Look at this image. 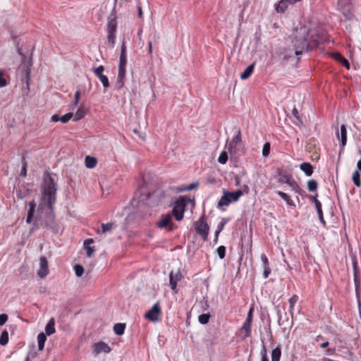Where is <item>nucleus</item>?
Returning <instances> with one entry per match:
<instances>
[{
    "instance_id": "nucleus-26",
    "label": "nucleus",
    "mask_w": 361,
    "mask_h": 361,
    "mask_svg": "<svg viewBox=\"0 0 361 361\" xmlns=\"http://www.w3.org/2000/svg\"><path fill=\"white\" fill-rule=\"evenodd\" d=\"M271 361H280V358L281 356V349L280 345H278L276 348L271 350Z\"/></svg>"
},
{
    "instance_id": "nucleus-40",
    "label": "nucleus",
    "mask_w": 361,
    "mask_h": 361,
    "mask_svg": "<svg viewBox=\"0 0 361 361\" xmlns=\"http://www.w3.org/2000/svg\"><path fill=\"white\" fill-rule=\"evenodd\" d=\"M210 318L209 314H202L198 317V321L202 324H207Z\"/></svg>"
},
{
    "instance_id": "nucleus-10",
    "label": "nucleus",
    "mask_w": 361,
    "mask_h": 361,
    "mask_svg": "<svg viewBox=\"0 0 361 361\" xmlns=\"http://www.w3.org/2000/svg\"><path fill=\"white\" fill-rule=\"evenodd\" d=\"M127 63V61H125L124 63H121V60H119V66H118V73L117 77V80L116 82V86L117 89H121L123 87L124 85L123 80L126 76V66Z\"/></svg>"
},
{
    "instance_id": "nucleus-16",
    "label": "nucleus",
    "mask_w": 361,
    "mask_h": 361,
    "mask_svg": "<svg viewBox=\"0 0 361 361\" xmlns=\"http://www.w3.org/2000/svg\"><path fill=\"white\" fill-rule=\"evenodd\" d=\"M261 260L262 262V267H263V277L264 279L268 278L271 273V268L269 266V262L267 257L265 254L261 255Z\"/></svg>"
},
{
    "instance_id": "nucleus-17",
    "label": "nucleus",
    "mask_w": 361,
    "mask_h": 361,
    "mask_svg": "<svg viewBox=\"0 0 361 361\" xmlns=\"http://www.w3.org/2000/svg\"><path fill=\"white\" fill-rule=\"evenodd\" d=\"M338 139H341V147H344L347 142V130L344 124L341 126L340 133H337Z\"/></svg>"
},
{
    "instance_id": "nucleus-31",
    "label": "nucleus",
    "mask_w": 361,
    "mask_h": 361,
    "mask_svg": "<svg viewBox=\"0 0 361 361\" xmlns=\"http://www.w3.org/2000/svg\"><path fill=\"white\" fill-rule=\"evenodd\" d=\"M86 114V112L84 109L79 108L75 114H73V119L74 121H77L82 118Z\"/></svg>"
},
{
    "instance_id": "nucleus-5",
    "label": "nucleus",
    "mask_w": 361,
    "mask_h": 361,
    "mask_svg": "<svg viewBox=\"0 0 361 361\" xmlns=\"http://www.w3.org/2000/svg\"><path fill=\"white\" fill-rule=\"evenodd\" d=\"M194 226L196 233L202 237L203 241H207L209 231V226L207 223L205 215H202L198 221H195Z\"/></svg>"
},
{
    "instance_id": "nucleus-41",
    "label": "nucleus",
    "mask_w": 361,
    "mask_h": 361,
    "mask_svg": "<svg viewBox=\"0 0 361 361\" xmlns=\"http://www.w3.org/2000/svg\"><path fill=\"white\" fill-rule=\"evenodd\" d=\"M298 296L296 295H293L289 300H288V302L290 303V309H289V312L291 314H293V307L295 305V304L298 302Z\"/></svg>"
},
{
    "instance_id": "nucleus-7",
    "label": "nucleus",
    "mask_w": 361,
    "mask_h": 361,
    "mask_svg": "<svg viewBox=\"0 0 361 361\" xmlns=\"http://www.w3.org/2000/svg\"><path fill=\"white\" fill-rule=\"evenodd\" d=\"M185 206L186 202L183 197H180L174 202L171 215H173L177 221L183 219Z\"/></svg>"
},
{
    "instance_id": "nucleus-49",
    "label": "nucleus",
    "mask_w": 361,
    "mask_h": 361,
    "mask_svg": "<svg viewBox=\"0 0 361 361\" xmlns=\"http://www.w3.org/2000/svg\"><path fill=\"white\" fill-rule=\"evenodd\" d=\"M270 153V143L266 142L262 149V155L264 157H267Z\"/></svg>"
},
{
    "instance_id": "nucleus-39",
    "label": "nucleus",
    "mask_w": 361,
    "mask_h": 361,
    "mask_svg": "<svg viewBox=\"0 0 361 361\" xmlns=\"http://www.w3.org/2000/svg\"><path fill=\"white\" fill-rule=\"evenodd\" d=\"M352 179H353V181L354 184L356 186H357V187L360 186V185H361L360 174V173L357 171H355L353 173Z\"/></svg>"
},
{
    "instance_id": "nucleus-45",
    "label": "nucleus",
    "mask_w": 361,
    "mask_h": 361,
    "mask_svg": "<svg viewBox=\"0 0 361 361\" xmlns=\"http://www.w3.org/2000/svg\"><path fill=\"white\" fill-rule=\"evenodd\" d=\"M228 160V154L226 151L222 152L219 158L218 161L221 164H225Z\"/></svg>"
},
{
    "instance_id": "nucleus-47",
    "label": "nucleus",
    "mask_w": 361,
    "mask_h": 361,
    "mask_svg": "<svg viewBox=\"0 0 361 361\" xmlns=\"http://www.w3.org/2000/svg\"><path fill=\"white\" fill-rule=\"evenodd\" d=\"M74 271L77 276H81L84 272V268L80 264H75L74 266Z\"/></svg>"
},
{
    "instance_id": "nucleus-30",
    "label": "nucleus",
    "mask_w": 361,
    "mask_h": 361,
    "mask_svg": "<svg viewBox=\"0 0 361 361\" xmlns=\"http://www.w3.org/2000/svg\"><path fill=\"white\" fill-rule=\"evenodd\" d=\"M334 58L336 61L341 63L344 66H345L348 69L350 68V63L347 59H345L341 54L336 53L334 54Z\"/></svg>"
},
{
    "instance_id": "nucleus-6",
    "label": "nucleus",
    "mask_w": 361,
    "mask_h": 361,
    "mask_svg": "<svg viewBox=\"0 0 361 361\" xmlns=\"http://www.w3.org/2000/svg\"><path fill=\"white\" fill-rule=\"evenodd\" d=\"M337 8L347 20L353 18V13L351 0H338Z\"/></svg>"
},
{
    "instance_id": "nucleus-32",
    "label": "nucleus",
    "mask_w": 361,
    "mask_h": 361,
    "mask_svg": "<svg viewBox=\"0 0 361 361\" xmlns=\"http://www.w3.org/2000/svg\"><path fill=\"white\" fill-rule=\"evenodd\" d=\"M276 193L283 199L286 201V202L287 203V204L288 206H294V203L293 202V200L290 199V197L285 192H281V191H276Z\"/></svg>"
},
{
    "instance_id": "nucleus-43",
    "label": "nucleus",
    "mask_w": 361,
    "mask_h": 361,
    "mask_svg": "<svg viewBox=\"0 0 361 361\" xmlns=\"http://www.w3.org/2000/svg\"><path fill=\"white\" fill-rule=\"evenodd\" d=\"M115 38H116L115 32H108V35H107L108 43L109 44V45L111 46V48L114 47Z\"/></svg>"
},
{
    "instance_id": "nucleus-48",
    "label": "nucleus",
    "mask_w": 361,
    "mask_h": 361,
    "mask_svg": "<svg viewBox=\"0 0 361 361\" xmlns=\"http://www.w3.org/2000/svg\"><path fill=\"white\" fill-rule=\"evenodd\" d=\"M73 116V113H68L62 116H60V121H61L63 123H66L70 121Z\"/></svg>"
},
{
    "instance_id": "nucleus-60",
    "label": "nucleus",
    "mask_w": 361,
    "mask_h": 361,
    "mask_svg": "<svg viewBox=\"0 0 361 361\" xmlns=\"http://www.w3.org/2000/svg\"><path fill=\"white\" fill-rule=\"evenodd\" d=\"M198 183H190L189 184L187 187H186V190H193L194 188H197L198 186Z\"/></svg>"
},
{
    "instance_id": "nucleus-14",
    "label": "nucleus",
    "mask_w": 361,
    "mask_h": 361,
    "mask_svg": "<svg viewBox=\"0 0 361 361\" xmlns=\"http://www.w3.org/2000/svg\"><path fill=\"white\" fill-rule=\"evenodd\" d=\"M183 275L179 270L176 272L171 271L169 274V283L173 290L177 293L176 286L178 281H180Z\"/></svg>"
},
{
    "instance_id": "nucleus-12",
    "label": "nucleus",
    "mask_w": 361,
    "mask_h": 361,
    "mask_svg": "<svg viewBox=\"0 0 361 361\" xmlns=\"http://www.w3.org/2000/svg\"><path fill=\"white\" fill-rule=\"evenodd\" d=\"M49 274L48 262L47 258L44 256L39 258V268L37 271V275L39 278L43 279Z\"/></svg>"
},
{
    "instance_id": "nucleus-29",
    "label": "nucleus",
    "mask_w": 361,
    "mask_h": 361,
    "mask_svg": "<svg viewBox=\"0 0 361 361\" xmlns=\"http://www.w3.org/2000/svg\"><path fill=\"white\" fill-rule=\"evenodd\" d=\"M125 328L126 324L117 323L114 326V331L116 335L121 336L123 334Z\"/></svg>"
},
{
    "instance_id": "nucleus-13",
    "label": "nucleus",
    "mask_w": 361,
    "mask_h": 361,
    "mask_svg": "<svg viewBox=\"0 0 361 361\" xmlns=\"http://www.w3.org/2000/svg\"><path fill=\"white\" fill-rule=\"evenodd\" d=\"M104 68L103 66H99L97 68H94V73L97 76L101 82L102 83L104 89H107L109 87V82L108 78L103 74ZM106 92V90H104Z\"/></svg>"
},
{
    "instance_id": "nucleus-42",
    "label": "nucleus",
    "mask_w": 361,
    "mask_h": 361,
    "mask_svg": "<svg viewBox=\"0 0 361 361\" xmlns=\"http://www.w3.org/2000/svg\"><path fill=\"white\" fill-rule=\"evenodd\" d=\"M216 252L220 259H224L226 255V247L224 245L218 247L216 250Z\"/></svg>"
},
{
    "instance_id": "nucleus-2",
    "label": "nucleus",
    "mask_w": 361,
    "mask_h": 361,
    "mask_svg": "<svg viewBox=\"0 0 361 361\" xmlns=\"http://www.w3.org/2000/svg\"><path fill=\"white\" fill-rule=\"evenodd\" d=\"M310 29L306 26H300L295 28L290 37L293 49L296 56L302 54L304 51H308L310 48L308 39Z\"/></svg>"
},
{
    "instance_id": "nucleus-52",
    "label": "nucleus",
    "mask_w": 361,
    "mask_h": 361,
    "mask_svg": "<svg viewBox=\"0 0 361 361\" xmlns=\"http://www.w3.org/2000/svg\"><path fill=\"white\" fill-rule=\"evenodd\" d=\"M293 190L295 191V190L298 188V184L296 183V181L293 178L289 183L288 184Z\"/></svg>"
},
{
    "instance_id": "nucleus-50",
    "label": "nucleus",
    "mask_w": 361,
    "mask_h": 361,
    "mask_svg": "<svg viewBox=\"0 0 361 361\" xmlns=\"http://www.w3.org/2000/svg\"><path fill=\"white\" fill-rule=\"evenodd\" d=\"M4 73L0 70V87H5L6 85V80L4 78Z\"/></svg>"
},
{
    "instance_id": "nucleus-37",
    "label": "nucleus",
    "mask_w": 361,
    "mask_h": 361,
    "mask_svg": "<svg viewBox=\"0 0 361 361\" xmlns=\"http://www.w3.org/2000/svg\"><path fill=\"white\" fill-rule=\"evenodd\" d=\"M8 342V334L7 331L4 330L1 332L0 336V344L1 345H5Z\"/></svg>"
},
{
    "instance_id": "nucleus-28",
    "label": "nucleus",
    "mask_w": 361,
    "mask_h": 361,
    "mask_svg": "<svg viewBox=\"0 0 361 361\" xmlns=\"http://www.w3.org/2000/svg\"><path fill=\"white\" fill-rule=\"evenodd\" d=\"M127 48H126V42L123 39L122 42L121 47V55L120 59L121 60V63H124L125 61H127Z\"/></svg>"
},
{
    "instance_id": "nucleus-36",
    "label": "nucleus",
    "mask_w": 361,
    "mask_h": 361,
    "mask_svg": "<svg viewBox=\"0 0 361 361\" xmlns=\"http://www.w3.org/2000/svg\"><path fill=\"white\" fill-rule=\"evenodd\" d=\"M307 189L310 192L316 191L317 189V187H318V183H317V180H315L314 179L309 180L307 181Z\"/></svg>"
},
{
    "instance_id": "nucleus-63",
    "label": "nucleus",
    "mask_w": 361,
    "mask_h": 361,
    "mask_svg": "<svg viewBox=\"0 0 361 361\" xmlns=\"http://www.w3.org/2000/svg\"><path fill=\"white\" fill-rule=\"evenodd\" d=\"M51 121L53 122H58L60 121V116L57 114H54L51 116Z\"/></svg>"
},
{
    "instance_id": "nucleus-11",
    "label": "nucleus",
    "mask_w": 361,
    "mask_h": 361,
    "mask_svg": "<svg viewBox=\"0 0 361 361\" xmlns=\"http://www.w3.org/2000/svg\"><path fill=\"white\" fill-rule=\"evenodd\" d=\"M161 314V308L158 303L154 304L152 307L145 313V318L150 321L155 322L158 320V317Z\"/></svg>"
},
{
    "instance_id": "nucleus-8",
    "label": "nucleus",
    "mask_w": 361,
    "mask_h": 361,
    "mask_svg": "<svg viewBox=\"0 0 361 361\" xmlns=\"http://www.w3.org/2000/svg\"><path fill=\"white\" fill-rule=\"evenodd\" d=\"M157 226L161 229H166L171 231L174 229V225L172 222V215L171 214H163L159 221L157 222Z\"/></svg>"
},
{
    "instance_id": "nucleus-51",
    "label": "nucleus",
    "mask_w": 361,
    "mask_h": 361,
    "mask_svg": "<svg viewBox=\"0 0 361 361\" xmlns=\"http://www.w3.org/2000/svg\"><path fill=\"white\" fill-rule=\"evenodd\" d=\"M293 190L295 191V190L298 188V184L296 183V181L293 178L289 183L288 184Z\"/></svg>"
},
{
    "instance_id": "nucleus-34",
    "label": "nucleus",
    "mask_w": 361,
    "mask_h": 361,
    "mask_svg": "<svg viewBox=\"0 0 361 361\" xmlns=\"http://www.w3.org/2000/svg\"><path fill=\"white\" fill-rule=\"evenodd\" d=\"M276 311L278 318V324L279 326H282L283 325V322L282 321V313L284 312L286 314L285 307H283L282 308H280L279 306H277L276 307Z\"/></svg>"
},
{
    "instance_id": "nucleus-25",
    "label": "nucleus",
    "mask_w": 361,
    "mask_h": 361,
    "mask_svg": "<svg viewBox=\"0 0 361 361\" xmlns=\"http://www.w3.org/2000/svg\"><path fill=\"white\" fill-rule=\"evenodd\" d=\"M251 324L252 323H247V322L245 321V322L243 324L241 331L242 332H244V339L251 336Z\"/></svg>"
},
{
    "instance_id": "nucleus-27",
    "label": "nucleus",
    "mask_w": 361,
    "mask_h": 361,
    "mask_svg": "<svg viewBox=\"0 0 361 361\" xmlns=\"http://www.w3.org/2000/svg\"><path fill=\"white\" fill-rule=\"evenodd\" d=\"M47 340L46 334L43 332L39 333L37 336V342H38V349L39 350H42L44 347V343Z\"/></svg>"
},
{
    "instance_id": "nucleus-19",
    "label": "nucleus",
    "mask_w": 361,
    "mask_h": 361,
    "mask_svg": "<svg viewBox=\"0 0 361 361\" xmlns=\"http://www.w3.org/2000/svg\"><path fill=\"white\" fill-rule=\"evenodd\" d=\"M292 179L293 177L291 174L284 171H279L278 178L279 183L288 184Z\"/></svg>"
},
{
    "instance_id": "nucleus-59",
    "label": "nucleus",
    "mask_w": 361,
    "mask_h": 361,
    "mask_svg": "<svg viewBox=\"0 0 361 361\" xmlns=\"http://www.w3.org/2000/svg\"><path fill=\"white\" fill-rule=\"evenodd\" d=\"M293 122L295 126H300L302 125V121L299 116H297Z\"/></svg>"
},
{
    "instance_id": "nucleus-54",
    "label": "nucleus",
    "mask_w": 361,
    "mask_h": 361,
    "mask_svg": "<svg viewBox=\"0 0 361 361\" xmlns=\"http://www.w3.org/2000/svg\"><path fill=\"white\" fill-rule=\"evenodd\" d=\"M357 262L355 260L353 261V268H354V279L356 288L357 287V270H356Z\"/></svg>"
},
{
    "instance_id": "nucleus-1",
    "label": "nucleus",
    "mask_w": 361,
    "mask_h": 361,
    "mask_svg": "<svg viewBox=\"0 0 361 361\" xmlns=\"http://www.w3.org/2000/svg\"><path fill=\"white\" fill-rule=\"evenodd\" d=\"M56 187L53 178L47 174L44 177L42 185V201L38 207L37 219L46 228L57 232L58 226L55 222V216L53 213V204L56 202Z\"/></svg>"
},
{
    "instance_id": "nucleus-58",
    "label": "nucleus",
    "mask_w": 361,
    "mask_h": 361,
    "mask_svg": "<svg viewBox=\"0 0 361 361\" xmlns=\"http://www.w3.org/2000/svg\"><path fill=\"white\" fill-rule=\"evenodd\" d=\"M26 163L24 161L23 163V165L22 166V169H21V171H20V176H23V177H25L26 176V174H27V169H26Z\"/></svg>"
},
{
    "instance_id": "nucleus-24",
    "label": "nucleus",
    "mask_w": 361,
    "mask_h": 361,
    "mask_svg": "<svg viewBox=\"0 0 361 361\" xmlns=\"http://www.w3.org/2000/svg\"><path fill=\"white\" fill-rule=\"evenodd\" d=\"M289 5L286 0H281L276 6V11L278 13H283L286 11Z\"/></svg>"
},
{
    "instance_id": "nucleus-23",
    "label": "nucleus",
    "mask_w": 361,
    "mask_h": 361,
    "mask_svg": "<svg viewBox=\"0 0 361 361\" xmlns=\"http://www.w3.org/2000/svg\"><path fill=\"white\" fill-rule=\"evenodd\" d=\"M55 332V321L51 318L47 323L45 327V333L47 335L50 336Z\"/></svg>"
},
{
    "instance_id": "nucleus-38",
    "label": "nucleus",
    "mask_w": 361,
    "mask_h": 361,
    "mask_svg": "<svg viewBox=\"0 0 361 361\" xmlns=\"http://www.w3.org/2000/svg\"><path fill=\"white\" fill-rule=\"evenodd\" d=\"M315 207H316V209H317V214H318V216H319V221L323 224H325V221H324V216H323V212H322V204H321V202H317V205H315Z\"/></svg>"
},
{
    "instance_id": "nucleus-20",
    "label": "nucleus",
    "mask_w": 361,
    "mask_h": 361,
    "mask_svg": "<svg viewBox=\"0 0 361 361\" xmlns=\"http://www.w3.org/2000/svg\"><path fill=\"white\" fill-rule=\"evenodd\" d=\"M300 169L305 173L306 176H310L313 173L314 168L309 162H303L300 165Z\"/></svg>"
},
{
    "instance_id": "nucleus-9",
    "label": "nucleus",
    "mask_w": 361,
    "mask_h": 361,
    "mask_svg": "<svg viewBox=\"0 0 361 361\" xmlns=\"http://www.w3.org/2000/svg\"><path fill=\"white\" fill-rule=\"evenodd\" d=\"M241 142V133L240 130H238L235 136H234L232 140L230 141L228 147V151L230 153L231 157H232L234 155H236L238 152V145Z\"/></svg>"
},
{
    "instance_id": "nucleus-56",
    "label": "nucleus",
    "mask_w": 361,
    "mask_h": 361,
    "mask_svg": "<svg viewBox=\"0 0 361 361\" xmlns=\"http://www.w3.org/2000/svg\"><path fill=\"white\" fill-rule=\"evenodd\" d=\"M252 311L253 308L251 307L247 313V318L245 319V322H247V323H252Z\"/></svg>"
},
{
    "instance_id": "nucleus-3",
    "label": "nucleus",
    "mask_w": 361,
    "mask_h": 361,
    "mask_svg": "<svg viewBox=\"0 0 361 361\" xmlns=\"http://www.w3.org/2000/svg\"><path fill=\"white\" fill-rule=\"evenodd\" d=\"M248 191L249 188L247 185H243V190L239 189L234 192L223 190V195L218 202L217 207L228 206L231 203L238 201L243 193H247Z\"/></svg>"
},
{
    "instance_id": "nucleus-57",
    "label": "nucleus",
    "mask_w": 361,
    "mask_h": 361,
    "mask_svg": "<svg viewBox=\"0 0 361 361\" xmlns=\"http://www.w3.org/2000/svg\"><path fill=\"white\" fill-rule=\"evenodd\" d=\"M226 224V221L225 219H222V221L219 224L216 231L218 232H221L224 229Z\"/></svg>"
},
{
    "instance_id": "nucleus-22",
    "label": "nucleus",
    "mask_w": 361,
    "mask_h": 361,
    "mask_svg": "<svg viewBox=\"0 0 361 361\" xmlns=\"http://www.w3.org/2000/svg\"><path fill=\"white\" fill-rule=\"evenodd\" d=\"M254 68H255V65L254 63L248 66L245 69V71L240 74V79L241 80H246L249 77H250V75L252 74L253 73V71H254Z\"/></svg>"
},
{
    "instance_id": "nucleus-64",
    "label": "nucleus",
    "mask_w": 361,
    "mask_h": 361,
    "mask_svg": "<svg viewBox=\"0 0 361 361\" xmlns=\"http://www.w3.org/2000/svg\"><path fill=\"white\" fill-rule=\"evenodd\" d=\"M292 56V54H291V51H290L288 53H286L283 56H282V59L283 60H286L288 59H289L290 57Z\"/></svg>"
},
{
    "instance_id": "nucleus-21",
    "label": "nucleus",
    "mask_w": 361,
    "mask_h": 361,
    "mask_svg": "<svg viewBox=\"0 0 361 361\" xmlns=\"http://www.w3.org/2000/svg\"><path fill=\"white\" fill-rule=\"evenodd\" d=\"M29 206H30V209L28 210L27 216V219H26V222L27 224H30L32 221V219H33V216L35 214L36 204L34 201H32L29 203Z\"/></svg>"
},
{
    "instance_id": "nucleus-53",
    "label": "nucleus",
    "mask_w": 361,
    "mask_h": 361,
    "mask_svg": "<svg viewBox=\"0 0 361 361\" xmlns=\"http://www.w3.org/2000/svg\"><path fill=\"white\" fill-rule=\"evenodd\" d=\"M8 320V315L6 314H0V326L4 325Z\"/></svg>"
},
{
    "instance_id": "nucleus-61",
    "label": "nucleus",
    "mask_w": 361,
    "mask_h": 361,
    "mask_svg": "<svg viewBox=\"0 0 361 361\" xmlns=\"http://www.w3.org/2000/svg\"><path fill=\"white\" fill-rule=\"evenodd\" d=\"M148 53L150 55V58H152V43L151 41L148 42Z\"/></svg>"
},
{
    "instance_id": "nucleus-15",
    "label": "nucleus",
    "mask_w": 361,
    "mask_h": 361,
    "mask_svg": "<svg viewBox=\"0 0 361 361\" xmlns=\"http://www.w3.org/2000/svg\"><path fill=\"white\" fill-rule=\"evenodd\" d=\"M117 29L116 16L111 13L107 19L106 30L107 32H115Z\"/></svg>"
},
{
    "instance_id": "nucleus-35",
    "label": "nucleus",
    "mask_w": 361,
    "mask_h": 361,
    "mask_svg": "<svg viewBox=\"0 0 361 361\" xmlns=\"http://www.w3.org/2000/svg\"><path fill=\"white\" fill-rule=\"evenodd\" d=\"M116 227V224L112 222H109L107 224H103L102 225V233H105L106 232L111 231L113 228Z\"/></svg>"
},
{
    "instance_id": "nucleus-62",
    "label": "nucleus",
    "mask_w": 361,
    "mask_h": 361,
    "mask_svg": "<svg viewBox=\"0 0 361 361\" xmlns=\"http://www.w3.org/2000/svg\"><path fill=\"white\" fill-rule=\"evenodd\" d=\"M94 240L92 238L87 239L84 241V247L90 246V244L93 243Z\"/></svg>"
},
{
    "instance_id": "nucleus-44",
    "label": "nucleus",
    "mask_w": 361,
    "mask_h": 361,
    "mask_svg": "<svg viewBox=\"0 0 361 361\" xmlns=\"http://www.w3.org/2000/svg\"><path fill=\"white\" fill-rule=\"evenodd\" d=\"M30 78V70L27 68L25 71L26 89H23L24 94H27L29 92V80Z\"/></svg>"
},
{
    "instance_id": "nucleus-33",
    "label": "nucleus",
    "mask_w": 361,
    "mask_h": 361,
    "mask_svg": "<svg viewBox=\"0 0 361 361\" xmlns=\"http://www.w3.org/2000/svg\"><path fill=\"white\" fill-rule=\"evenodd\" d=\"M85 166L89 169L94 168L97 164V159L94 157L87 156L85 160Z\"/></svg>"
},
{
    "instance_id": "nucleus-55",
    "label": "nucleus",
    "mask_w": 361,
    "mask_h": 361,
    "mask_svg": "<svg viewBox=\"0 0 361 361\" xmlns=\"http://www.w3.org/2000/svg\"><path fill=\"white\" fill-rule=\"evenodd\" d=\"M84 248L87 251V256L88 257H91L93 252H94V250L93 249L92 247H90V246H87V247H84Z\"/></svg>"
},
{
    "instance_id": "nucleus-4",
    "label": "nucleus",
    "mask_w": 361,
    "mask_h": 361,
    "mask_svg": "<svg viewBox=\"0 0 361 361\" xmlns=\"http://www.w3.org/2000/svg\"><path fill=\"white\" fill-rule=\"evenodd\" d=\"M166 197L164 191L161 189H157L152 192L142 194L140 200L149 207H156L161 204Z\"/></svg>"
},
{
    "instance_id": "nucleus-18",
    "label": "nucleus",
    "mask_w": 361,
    "mask_h": 361,
    "mask_svg": "<svg viewBox=\"0 0 361 361\" xmlns=\"http://www.w3.org/2000/svg\"><path fill=\"white\" fill-rule=\"evenodd\" d=\"M94 351L97 353H108L111 351V348L104 342H99L94 345Z\"/></svg>"
},
{
    "instance_id": "nucleus-46",
    "label": "nucleus",
    "mask_w": 361,
    "mask_h": 361,
    "mask_svg": "<svg viewBox=\"0 0 361 361\" xmlns=\"http://www.w3.org/2000/svg\"><path fill=\"white\" fill-rule=\"evenodd\" d=\"M260 355H261V361H269V358H268L267 354V349H266V347L264 343H263L262 348L260 350Z\"/></svg>"
}]
</instances>
